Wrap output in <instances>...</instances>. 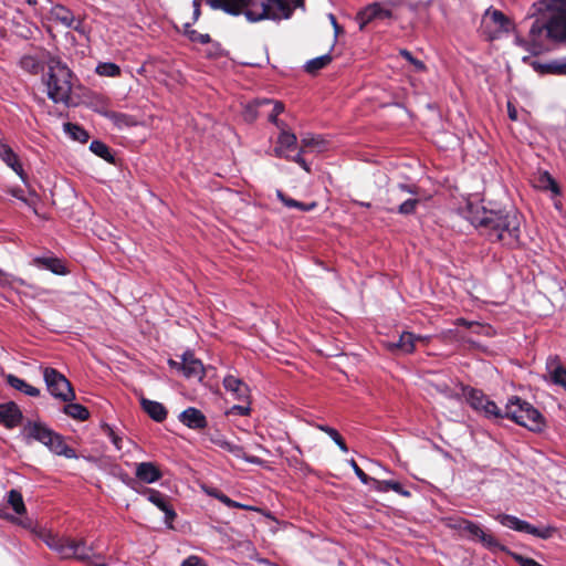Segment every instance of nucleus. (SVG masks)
<instances>
[{
	"instance_id": "f257e3e1",
	"label": "nucleus",
	"mask_w": 566,
	"mask_h": 566,
	"mask_svg": "<svg viewBox=\"0 0 566 566\" xmlns=\"http://www.w3.org/2000/svg\"><path fill=\"white\" fill-rule=\"evenodd\" d=\"M527 17L534 21L526 39L516 35L517 45L534 55L545 50L546 40L566 45V0H537Z\"/></svg>"
},
{
	"instance_id": "f03ea898",
	"label": "nucleus",
	"mask_w": 566,
	"mask_h": 566,
	"mask_svg": "<svg viewBox=\"0 0 566 566\" xmlns=\"http://www.w3.org/2000/svg\"><path fill=\"white\" fill-rule=\"evenodd\" d=\"M465 218L490 241L509 248L520 244L521 216L513 209L489 208L483 202L469 201Z\"/></svg>"
},
{
	"instance_id": "7ed1b4c3",
	"label": "nucleus",
	"mask_w": 566,
	"mask_h": 566,
	"mask_svg": "<svg viewBox=\"0 0 566 566\" xmlns=\"http://www.w3.org/2000/svg\"><path fill=\"white\" fill-rule=\"evenodd\" d=\"M207 3L231 15L243 14L250 22L289 19L293 12L286 0H207Z\"/></svg>"
},
{
	"instance_id": "20e7f679",
	"label": "nucleus",
	"mask_w": 566,
	"mask_h": 566,
	"mask_svg": "<svg viewBox=\"0 0 566 566\" xmlns=\"http://www.w3.org/2000/svg\"><path fill=\"white\" fill-rule=\"evenodd\" d=\"M42 541L49 548L56 552L62 558H74L86 563L90 566H106L102 553H96L97 545L87 543L83 538L59 536L51 532L41 534Z\"/></svg>"
},
{
	"instance_id": "39448f33",
	"label": "nucleus",
	"mask_w": 566,
	"mask_h": 566,
	"mask_svg": "<svg viewBox=\"0 0 566 566\" xmlns=\"http://www.w3.org/2000/svg\"><path fill=\"white\" fill-rule=\"evenodd\" d=\"M73 73L59 59L50 57L48 61V72L43 76V83L46 87L48 97L54 103L69 104L72 93Z\"/></svg>"
},
{
	"instance_id": "423d86ee",
	"label": "nucleus",
	"mask_w": 566,
	"mask_h": 566,
	"mask_svg": "<svg viewBox=\"0 0 566 566\" xmlns=\"http://www.w3.org/2000/svg\"><path fill=\"white\" fill-rule=\"evenodd\" d=\"M22 436L29 442L31 440L44 444L51 452L67 459L76 458L75 450L70 448L63 437L50 429L41 421H28L22 429Z\"/></svg>"
},
{
	"instance_id": "0eeeda50",
	"label": "nucleus",
	"mask_w": 566,
	"mask_h": 566,
	"mask_svg": "<svg viewBox=\"0 0 566 566\" xmlns=\"http://www.w3.org/2000/svg\"><path fill=\"white\" fill-rule=\"evenodd\" d=\"M504 416L531 431H541L545 426L542 413L530 402L518 397L509 399Z\"/></svg>"
},
{
	"instance_id": "6e6552de",
	"label": "nucleus",
	"mask_w": 566,
	"mask_h": 566,
	"mask_svg": "<svg viewBox=\"0 0 566 566\" xmlns=\"http://www.w3.org/2000/svg\"><path fill=\"white\" fill-rule=\"evenodd\" d=\"M281 130L277 136L276 146L273 151L276 157L285 158L300 165L306 172H311L308 163L301 156V151L297 150V137L295 134L287 129V126L279 128Z\"/></svg>"
},
{
	"instance_id": "1a4fd4ad",
	"label": "nucleus",
	"mask_w": 566,
	"mask_h": 566,
	"mask_svg": "<svg viewBox=\"0 0 566 566\" xmlns=\"http://www.w3.org/2000/svg\"><path fill=\"white\" fill-rule=\"evenodd\" d=\"M513 28V22L502 11L493 8H489L481 20V30L489 40L497 39Z\"/></svg>"
},
{
	"instance_id": "9d476101",
	"label": "nucleus",
	"mask_w": 566,
	"mask_h": 566,
	"mask_svg": "<svg viewBox=\"0 0 566 566\" xmlns=\"http://www.w3.org/2000/svg\"><path fill=\"white\" fill-rule=\"evenodd\" d=\"M495 520L503 526L514 530L516 532H522L526 534H531L535 537L547 539L553 536L556 532V527L547 525L545 527L538 528L533 526L528 522L521 520L514 515L510 514H497Z\"/></svg>"
},
{
	"instance_id": "9b49d317",
	"label": "nucleus",
	"mask_w": 566,
	"mask_h": 566,
	"mask_svg": "<svg viewBox=\"0 0 566 566\" xmlns=\"http://www.w3.org/2000/svg\"><path fill=\"white\" fill-rule=\"evenodd\" d=\"M44 381L48 390L55 398L62 401H71L75 398V394L70 381L56 369L46 367L43 370Z\"/></svg>"
},
{
	"instance_id": "f8f14e48",
	"label": "nucleus",
	"mask_w": 566,
	"mask_h": 566,
	"mask_svg": "<svg viewBox=\"0 0 566 566\" xmlns=\"http://www.w3.org/2000/svg\"><path fill=\"white\" fill-rule=\"evenodd\" d=\"M450 526L461 534L467 535L472 541H479L484 547L495 549L501 547L497 539L486 533L479 524L469 520L454 521Z\"/></svg>"
},
{
	"instance_id": "ddd939ff",
	"label": "nucleus",
	"mask_w": 566,
	"mask_h": 566,
	"mask_svg": "<svg viewBox=\"0 0 566 566\" xmlns=\"http://www.w3.org/2000/svg\"><path fill=\"white\" fill-rule=\"evenodd\" d=\"M397 6L398 3L395 1H388L386 3L375 2L369 4L360 12L361 23L366 24L376 20H389L392 18V9Z\"/></svg>"
},
{
	"instance_id": "4468645a",
	"label": "nucleus",
	"mask_w": 566,
	"mask_h": 566,
	"mask_svg": "<svg viewBox=\"0 0 566 566\" xmlns=\"http://www.w3.org/2000/svg\"><path fill=\"white\" fill-rule=\"evenodd\" d=\"M181 373L187 379L201 381L205 377V367L200 359L196 358L192 352L181 355Z\"/></svg>"
},
{
	"instance_id": "2eb2a0df",
	"label": "nucleus",
	"mask_w": 566,
	"mask_h": 566,
	"mask_svg": "<svg viewBox=\"0 0 566 566\" xmlns=\"http://www.w3.org/2000/svg\"><path fill=\"white\" fill-rule=\"evenodd\" d=\"M135 476L137 483L153 484L163 478V473L155 462H139L135 464Z\"/></svg>"
},
{
	"instance_id": "dca6fc26",
	"label": "nucleus",
	"mask_w": 566,
	"mask_h": 566,
	"mask_svg": "<svg viewBox=\"0 0 566 566\" xmlns=\"http://www.w3.org/2000/svg\"><path fill=\"white\" fill-rule=\"evenodd\" d=\"M51 18L65 28L82 31V20L76 18L72 11L63 6H54L51 9Z\"/></svg>"
},
{
	"instance_id": "f3484780",
	"label": "nucleus",
	"mask_w": 566,
	"mask_h": 566,
	"mask_svg": "<svg viewBox=\"0 0 566 566\" xmlns=\"http://www.w3.org/2000/svg\"><path fill=\"white\" fill-rule=\"evenodd\" d=\"M22 412L17 403L10 401L0 405V423L8 429H13L22 421Z\"/></svg>"
},
{
	"instance_id": "a211bd4d",
	"label": "nucleus",
	"mask_w": 566,
	"mask_h": 566,
	"mask_svg": "<svg viewBox=\"0 0 566 566\" xmlns=\"http://www.w3.org/2000/svg\"><path fill=\"white\" fill-rule=\"evenodd\" d=\"M428 336H417L409 332H403L397 343H388L387 347L390 350H400L403 354H411L416 348L417 342L427 343Z\"/></svg>"
},
{
	"instance_id": "6ab92c4d",
	"label": "nucleus",
	"mask_w": 566,
	"mask_h": 566,
	"mask_svg": "<svg viewBox=\"0 0 566 566\" xmlns=\"http://www.w3.org/2000/svg\"><path fill=\"white\" fill-rule=\"evenodd\" d=\"M546 370L549 380L566 390V367L563 366L557 356H549L546 360Z\"/></svg>"
},
{
	"instance_id": "aec40b11",
	"label": "nucleus",
	"mask_w": 566,
	"mask_h": 566,
	"mask_svg": "<svg viewBox=\"0 0 566 566\" xmlns=\"http://www.w3.org/2000/svg\"><path fill=\"white\" fill-rule=\"evenodd\" d=\"M179 420L186 427L195 430L205 429L208 426L206 416L197 408L189 407L179 415Z\"/></svg>"
},
{
	"instance_id": "412c9836",
	"label": "nucleus",
	"mask_w": 566,
	"mask_h": 566,
	"mask_svg": "<svg viewBox=\"0 0 566 566\" xmlns=\"http://www.w3.org/2000/svg\"><path fill=\"white\" fill-rule=\"evenodd\" d=\"M0 158L21 178L23 182L27 181V175L17 154L2 140H0Z\"/></svg>"
},
{
	"instance_id": "4be33fe9",
	"label": "nucleus",
	"mask_w": 566,
	"mask_h": 566,
	"mask_svg": "<svg viewBox=\"0 0 566 566\" xmlns=\"http://www.w3.org/2000/svg\"><path fill=\"white\" fill-rule=\"evenodd\" d=\"M223 387L238 400L245 401L249 398V387L235 376L228 375L223 379Z\"/></svg>"
},
{
	"instance_id": "5701e85b",
	"label": "nucleus",
	"mask_w": 566,
	"mask_h": 566,
	"mask_svg": "<svg viewBox=\"0 0 566 566\" xmlns=\"http://www.w3.org/2000/svg\"><path fill=\"white\" fill-rule=\"evenodd\" d=\"M143 410L155 421L161 422L167 418V410L163 403L150 399L142 398Z\"/></svg>"
},
{
	"instance_id": "b1692460",
	"label": "nucleus",
	"mask_w": 566,
	"mask_h": 566,
	"mask_svg": "<svg viewBox=\"0 0 566 566\" xmlns=\"http://www.w3.org/2000/svg\"><path fill=\"white\" fill-rule=\"evenodd\" d=\"M271 106V101L263 98V99H255L251 103H248L243 111V117L248 122H253L256 119V117L261 114H265L264 108Z\"/></svg>"
},
{
	"instance_id": "393cba45",
	"label": "nucleus",
	"mask_w": 566,
	"mask_h": 566,
	"mask_svg": "<svg viewBox=\"0 0 566 566\" xmlns=\"http://www.w3.org/2000/svg\"><path fill=\"white\" fill-rule=\"evenodd\" d=\"M326 147L325 140L316 135L306 134L302 136L300 148L301 156L306 151H323Z\"/></svg>"
},
{
	"instance_id": "a878e982",
	"label": "nucleus",
	"mask_w": 566,
	"mask_h": 566,
	"mask_svg": "<svg viewBox=\"0 0 566 566\" xmlns=\"http://www.w3.org/2000/svg\"><path fill=\"white\" fill-rule=\"evenodd\" d=\"M371 486L375 491H378V492H388L391 490L402 496H406V497L410 496V492L408 490L403 489L399 482L394 481V480L380 481V480L374 479V480H371Z\"/></svg>"
},
{
	"instance_id": "bb28decb",
	"label": "nucleus",
	"mask_w": 566,
	"mask_h": 566,
	"mask_svg": "<svg viewBox=\"0 0 566 566\" xmlns=\"http://www.w3.org/2000/svg\"><path fill=\"white\" fill-rule=\"evenodd\" d=\"M33 264L38 266H42L49 271H51L54 274L57 275H64L66 274V269L63 264V262L57 258H41L38 256L33 259Z\"/></svg>"
},
{
	"instance_id": "cd10ccee",
	"label": "nucleus",
	"mask_w": 566,
	"mask_h": 566,
	"mask_svg": "<svg viewBox=\"0 0 566 566\" xmlns=\"http://www.w3.org/2000/svg\"><path fill=\"white\" fill-rule=\"evenodd\" d=\"M6 380L8 385H10L12 388L25 394L27 396L38 397L40 395V390L36 387L28 384L27 381L14 375H7Z\"/></svg>"
},
{
	"instance_id": "c85d7f7f",
	"label": "nucleus",
	"mask_w": 566,
	"mask_h": 566,
	"mask_svg": "<svg viewBox=\"0 0 566 566\" xmlns=\"http://www.w3.org/2000/svg\"><path fill=\"white\" fill-rule=\"evenodd\" d=\"M138 493L147 496L148 501L157 506L160 511L166 509V505L168 504L167 496L155 489L140 486V491H138Z\"/></svg>"
},
{
	"instance_id": "c756f323",
	"label": "nucleus",
	"mask_w": 566,
	"mask_h": 566,
	"mask_svg": "<svg viewBox=\"0 0 566 566\" xmlns=\"http://www.w3.org/2000/svg\"><path fill=\"white\" fill-rule=\"evenodd\" d=\"M276 197L286 208H296L301 211H312L317 206V203L315 201H313L311 203H304V202L294 200V199L287 197L282 190H276Z\"/></svg>"
},
{
	"instance_id": "7c9ffc66",
	"label": "nucleus",
	"mask_w": 566,
	"mask_h": 566,
	"mask_svg": "<svg viewBox=\"0 0 566 566\" xmlns=\"http://www.w3.org/2000/svg\"><path fill=\"white\" fill-rule=\"evenodd\" d=\"M218 444H219L220 448H222L223 450L232 453L237 458H244L250 463H259V459L258 458H255V457H245L243 448L238 446V444L231 443V442L226 441V440L218 441Z\"/></svg>"
},
{
	"instance_id": "2f4dec72",
	"label": "nucleus",
	"mask_w": 566,
	"mask_h": 566,
	"mask_svg": "<svg viewBox=\"0 0 566 566\" xmlns=\"http://www.w3.org/2000/svg\"><path fill=\"white\" fill-rule=\"evenodd\" d=\"M537 187L543 190L552 191L554 196H558L560 193L557 182L547 171L539 174L537 178Z\"/></svg>"
},
{
	"instance_id": "473e14b6",
	"label": "nucleus",
	"mask_w": 566,
	"mask_h": 566,
	"mask_svg": "<svg viewBox=\"0 0 566 566\" xmlns=\"http://www.w3.org/2000/svg\"><path fill=\"white\" fill-rule=\"evenodd\" d=\"M465 396L470 406L476 411H481L484 402L488 400L482 391L473 388L467 389Z\"/></svg>"
},
{
	"instance_id": "72a5a7b5",
	"label": "nucleus",
	"mask_w": 566,
	"mask_h": 566,
	"mask_svg": "<svg viewBox=\"0 0 566 566\" xmlns=\"http://www.w3.org/2000/svg\"><path fill=\"white\" fill-rule=\"evenodd\" d=\"M7 501H8V504L13 509V511L17 514L22 515L25 513L24 501H23L22 494L19 491H17V490L9 491V493L7 495Z\"/></svg>"
},
{
	"instance_id": "f704fd0d",
	"label": "nucleus",
	"mask_w": 566,
	"mask_h": 566,
	"mask_svg": "<svg viewBox=\"0 0 566 566\" xmlns=\"http://www.w3.org/2000/svg\"><path fill=\"white\" fill-rule=\"evenodd\" d=\"M64 412L76 420L84 421L88 418V410L80 403H69L64 406Z\"/></svg>"
},
{
	"instance_id": "c9c22d12",
	"label": "nucleus",
	"mask_w": 566,
	"mask_h": 566,
	"mask_svg": "<svg viewBox=\"0 0 566 566\" xmlns=\"http://www.w3.org/2000/svg\"><path fill=\"white\" fill-rule=\"evenodd\" d=\"M64 132L71 136L72 139L80 143H86L88 140V134L81 126L72 123L64 124Z\"/></svg>"
},
{
	"instance_id": "e433bc0d",
	"label": "nucleus",
	"mask_w": 566,
	"mask_h": 566,
	"mask_svg": "<svg viewBox=\"0 0 566 566\" xmlns=\"http://www.w3.org/2000/svg\"><path fill=\"white\" fill-rule=\"evenodd\" d=\"M20 65L24 71L31 74H38L42 70L41 61L32 55H24L20 60Z\"/></svg>"
},
{
	"instance_id": "4c0bfd02",
	"label": "nucleus",
	"mask_w": 566,
	"mask_h": 566,
	"mask_svg": "<svg viewBox=\"0 0 566 566\" xmlns=\"http://www.w3.org/2000/svg\"><path fill=\"white\" fill-rule=\"evenodd\" d=\"M331 61L332 56L329 54H324L322 56L310 60L306 63L305 69L308 73H315L327 66L331 63Z\"/></svg>"
},
{
	"instance_id": "58836bf2",
	"label": "nucleus",
	"mask_w": 566,
	"mask_h": 566,
	"mask_svg": "<svg viewBox=\"0 0 566 566\" xmlns=\"http://www.w3.org/2000/svg\"><path fill=\"white\" fill-rule=\"evenodd\" d=\"M205 492L210 495V496H213L216 499H218L220 502H222L224 505H227L228 507H239V509H250L249 506H245L241 503H238L233 500H231L230 497H228L226 494L219 492L218 490L216 489H207L205 488Z\"/></svg>"
},
{
	"instance_id": "ea45409f",
	"label": "nucleus",
	"mask_w": 566,
	"mask_h": 566,
	"mask_svg": "<svg viewBox=\"0 0 566 566\" xmlns=\"http://www.w3.org/2000/svg\"><path fill=\"white\" fill-rule=\"evenodd\" d=\"M96 73L101 76L117 77L120 75V67L111 62L99 63L96 66Z\"/></svg>"
},
{
	"instance_id": "a19ab883",
	"label": "nucleus",
	"mask_w": 566,
	"mask_h": 566,
	"mask_svg": "<svg viewBox=\"0 0 566 566\" xmlns=\"http://www.w3.org/2000/svg\"><path fill=\"white\" fill-rule=\"evenodd\" d=\"M9 193L11 196H13L14 198L21 200L22 202H24L29 207H33V208H34V206L36 203V200H38V197H36L34 191H30L29 192V197H27L24 195V191L21 188H19V187H14V188L9 189Z\"/></svg>"
},
{
	"instance_id": "79ce46f5",
	"label": "nucleus",
	"mask_w": 566,
	"mask_h": 566,
	"mask_svg": "<svg viewBox=\"0 0 566 566\" xmlns=\"http://www.w3.org/2000/svg\"><path fill=\"white\" fill-rule=\"evenodd\" d=\"M90 149L97 155L98 157L105 159L106 161H113V156L109 151V148L106 144L99 140H93L90 145Z\"/></svg>"
},
{
	"instance_id": "37998d69",
	"label": "nucleus",
	"mask_w": 566,
	"mask_h": 566,
	"mask_svg": "<svg viewBox=\"0 0 566 566\" xmlns=\"http://www.w3.org/2000/svg\"><path fill=\"white\" fill-rule=\"evenodd\" d=\"M272 108L268 113V118L271 123H273L277 128L287 126L285 123L277 119V116L284 111V105L280 102H272L271 101Z\"/></svg>"
},
{
	"instance_id": "c03bdc74",
	"label": "nucleus",
	"mask_w": 566,
	"mask_h": 566,
	"mask_svg": "<svg viewBox=\"0 0 566 566\" xmlns=\"http://www.w3.org/2000/svg\"><path fill=\"white\" fill-rule=\"evenodd\" d=\"M480 412H483L488 418H503L504 413L501 412L500 408L494 401L486 400Z\"/></svg>"
},
{
	"instance_id": "a18cd8bd",
	"label": "nucleus",
	"mask_w": 566,
	"mask_h": 566,
	"mask_svg": "<svg viewBox=\"0 0 566 566\" xmlns=\"http://www.w3.org/2000/svg\"><path fill=\"white\" fill-rule=\"evenodd\" d=\"M185 33H186V35L192 42H198V43H201V44H207V43H209L211 41L209 34H202V33H199L196 30L190 29V24L189 23L185 24Z\"/></svg>"
},
{
	"instance_id": "49530a36",
	"label": "nucleus",
	"mask_w": 566,
	"mask_h": 566,
	"mask_svg": "<svg viewBox=\"0 0 566 566\" xmlns=\"http://www.w3.org/2000/svg\"><path fill=\"white\" fill-rule=\"evenodd\" d=\"M419 203L417 198L410 197L405 199L398 207V212L401 214H412Z\"/></svg>"
},
{
	"instance_id": "de8ad7c7",
	"label": "nucleus",
	"mask_w": 566,
	"mask_h": 566,
	"mask_svg": "<svg viewBox=\"0 0 566 566\" xmlns=\"http://www.w3.org/2000/svg\"><path fill=\"white\" fill-rule=\"evenodd\" d=\"M400 54L402 57H405L412 66L413 70L417 72H423L426 70V65L422 61L415 59L412 54L407 50H401Z\"/></svg>"
},
{
	"instance_id": "09e8293b",
	"label": "nucleus",
	"mask_w": 566,
	"mask_h": 566,
	"mask_svg": "<svg viewBox=\"0 0 566 566\" xmlns=\"http://www.w3.org/2000/svg\"><path fill=\"white\" fill-rule=\"evenodd\" d=\"M512 557L515 562H517L521 566H543L539 563H537L535 559L531 557H526L516 553L512 554Z\"/></svg>"
},
{
	"instance_id": "8fccbe9b",
	"label": "nucleus",
	"mask_w": 566,
	"mask_h": 566,
	"mask_svg": "<svg viewBox=\"0 0 566 566\" xmlns=\"http://www.w3.org/2000/svg\"><path fill=\"white\" fill-rule=\"evenodd\" d=\"M350 465L355 472V474L357 475V478L364 483V484H368V483H371V480H374V478H369L360 468L359 465L356 463L355 460H352L350 461Z\"/></svg>"
},
{
	"instance_id": "3c124183",
	"label": "nucleus",
	"mask_w": 566,
	"mask_h": 566,
	"mask_svg": "<svg viewBox=\"0 0 566 566\" xmlns=\"http://www.w3.org/2000/svg\"><path fill=\"white\" fill-rule=\"evenodd\" d=\"M14 282H18L20 284H23V280L21 279H17V277H13L12 275L3 272L1 269H0V284L1 285H11L13 284Z\"/></svg>"
},
{
	"instance_id": "603ef678",
	"label": "nucleus",
	"mask_w": 566,
	"mask_h": 566,
	"mask_svg": "<svg viewBox=\"0 0 566 566\" xmlns=\"http://www.w3.org/2000/svg\"><path fill=\"white\" fill-rule=\"evenodd\" d=\"M165 513V522L169 527H172L171 523L176 518V512L174 509L169 505V503L166 505V509L161 510Z\"/></svg>"
},
{
	"instance_id": "864d4df0",
	"label": "nucleus",
	"mask_w": 566,
	"mask_h": 566,
	"mask_svg": "<svg viewBox=\"0 0 566 566\" xmlns=\"http://www.w3.org/2000/svg\"><path fill=\"white\" fill-rule=\"evenodd\" d=\"M181 566H207L206 563L198 556H189L188 558H186Z\"/></svg>"
},
{
	"instance_id": "5fc2aeb1",
	"label": "nucleus",
	"mask_w": 566,
	"mask_h": 566,
	"mask_svg": "<svg viewBox=\"0 0 566 566\" xmlns=\"http://www.w3.org/2000/svg\"><path fill=\"white\" fill-rule=\"evenodd\" d=\"M250 411H251V409L249 406L235 405V406L231 407V409L229 410V413L239 415V416H248V415H250Z\"/></svg>"
},
{
	"instance_id": "6e6d98bb",
	"label": "nucleus",
	"mask_w": 566,
	"mask_h": 566,
	"mask_svg": "<svg viewBox=\"0 0 566 566\" xmlns=\"http://www.w3.org/2000/svg\"><path fill=\"white\" fill-rule=\"evenodd\" d=\"M107 434L117 450L122 449L123 439L109 427H107Z\"/></svg>"
},
{
	"instance_id": "4d7b16f0",
	"label": "nucleus",
	"mask_w": 566,
	"mask_h": 566,
	"mask_svg": "<svg viewBox=\"0 0 566 566\" xmlns=\"http://www.w3.org/2000/svg\"><path fill=\"white\" fill-rule=\"evenodd\" d=\"M329 437L333 439V441L339 447V449L343 452H348V448L337 430H336V434L332 433Z\"/></svg>"
},
{
	"instance_id": "13d9d810",
	"label": "nucleus",
	"mask_w": 566,
	"mask_h": 566,
	"mask_svg": "<svg viewBox=\"0 0 566 566\" xmlns=\"http://www.w3.org/2000/svg\"><path fill=\"white\" fill-rule=\"evenodd\" d=\"M123 482L128 486L132 490L136 491L138 493V491H140V486H138V483H137V480L136 478L133 479V478H129L127 474H124L123 475Z\"/></svg>"
},
{
	"instance_id": "bf43d9fd",
	"label": "nucleus",
	"mask_w": 566,
	"mask_h": 566,
	"mask_svg": "<svg viewBox=\"0 0 566 566\" xmlns=\"http://www.w3.org/2000/svg\"><path fill=\"white\" fill-rule=\"evenodd\" d=\"M552 67L554 73L566 75V60L563 62L555 63Z\"/></svg>"
},
{
	"instance_id": "052dcab7",
	"label": "nucleus",
	"mask_w": 566,
	"mask_h": 566,
	"mask_svg": "<svg viewBox=\"0 0 566 566\" xmlns=\"http://www.w3.org/2000/svg\"><path fill=\"white\" fill-rule=\"evenodd\" d=\"M95 99L97 101V106H101L96 108L99 113L107 115L106 112V101L102 96H96Z\"/></svg>"
},
{
	"instance_id": "680f3d73",
	"label": "nucleus",
	"mask_w": 566,
	"mask_h": 566,
	"mask_svg": "<svg viewBox=\"0 0 566 566\" xmlns=\"http://www.w3.org/2000/svg\"><path fill=\"white\" fill-rule=\"evenodd\" d=\"M315 428H317L318 430L327 433L328 436H331L332 433L336 434V429H334L332 427H328V426H325V424H315Z\"/></svg>"
},
{
	"instance_id": "e2e57ef3",
	"label": "nucleus",
	"mask_w": 566,
	"mask_h": 566,
	"mask_svg": "<svg viewBox=\"0 0 566 566\" xmlns=\"http://www.w3.org/2000/svg\"><path fill=\"white\" fill-rule=\"evenodd\" d=\"M192 7H193V20L197 21L201 13L199 0H193Z\"/></svg>"
},
{
	"instance_id": "0e129e2a",
	"label": "nucleus",
	"mask_w": 566,
	"mask_h": 566,
	"mask_svg": "<svg viewBox=\"0 0 566 566\" xmlns=\"http://www.w3.org/2000/svg\"><path fill=\"white\" fill-rule=\"evenodd\" d=\"M507 113H509V117L512 120H516L517 119V111H516V108L511 103H507Z\"/></svg>"
},
{
	"instance_id": "69168bd1",
	"label": "nucleus",
	"mask_w": 566,
	"mask_h": 566,
	"mask_svg": "<svg viewBox=\"0 0 566 566\" xmlns=\"http://www.w3.org/2000/svg\"><path fill=\"white\" fill-rule=\"evenodd\" d=\"M6 518H11L12 521L14 522H18L20 525L24 526V527H30L31 526V522L28 521V520H18V518H13L9 515H3Z\"/></svg>"
},
{
	"instance_id": "338daca9",
	"label": "nucleus",
	"mask_w": 566,
	"mask_h": 566,
	"mask_svg": "<svg viewBox=\"0 0 566 566\" xmlns=\"http://www.w3.org/2000/svg\"><path fill=\"white\" fill-rule=\"evenodd\" d=\"M168 365L174 368V369H177L179 371H181V361H177V360H174V359H169L168 360Z\"/></svg>"
},
{
	"instance_id": "774afa93",
	"label": "nucleus",
	"mask_w": 566,
	"mask_h": 566,
	"mask_svg": "<svg viewBox=\"0 0 566 566\" xmlns=\"http://www.w3.org/2000/svg\"><path fill=\"white\" fill-rule=\"evenodd\" d=\"M398 190H399V191H402V192H403V191H406V192L411 193V195H415V193H416V191H415V190H412L411 188H409V187H408V186H406V185H400V186H399V188H398Z\"/></svg>"
}]
</instances>
